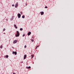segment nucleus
I'll list each match as a JSON object with an SVG mask.
<instances>
[{"mask_svg":"<svg viewBox=\"0 0 74 74\" xmlns=\"http://www.w3.org/2000/svg\"><path fill=\"white\" fill-rule=\"evenodd\" d=\"M19 31H17V34H15V36L16 37H19Z\"/></svg>","mask_w":74,"mask_h":74,"instance_id":"1","label":"nucleus"},{"mask_svg":"<svg viewBox=\"0 0 74 74\" xmlns=\"http://www.w3.org/2000/svg\"><path fill=\"white\" fill-rule=\"evenodd\" d=\"M17 16L18 17V18H21V14L18 13L17 14Z\"/></svg>","mask_w":74,"mask_h":74,"instance_id":"2","label":"nucleus"},{"mask_svg":"<svg viewBox=\"0 0 74 74\" xmlns=\"http://www.w3.org/2000/svg\"><path fill=\"white\" fill-rule=\"evenodd\" d=\"M13 54H15L16 55L17 54V53L16 51H13Z\"/></svg>","mask_w":74,"mask_h":74,"instance_id":"3","label":"nucleus"},{"mask_svg":"<svg viewBox=\"0 0 74 74\" xmlns=\"http://www.w3.org/2000/svg\"><path fill=\"white\" fill-rule=\"evenodd\" d=\"M40 13L41 15H44V13L43 12H40Z\"/></svg>","mask_w":74,"mask_h":74,"instance_id":"4","label":"nucleus"},{"mask_svg":"<svg viewBox=\"0 0 74 74\" xmlns=\"http://www.w3.org/2000/svg\"><path fill=\"white\" fill-rule=\"evenodd\" d=\"M18 3H16V5H15V7L16 8V7H18Z\"/></svg>","mask_w":74,"mask_h":74,"instance_id":"5","label":"nucleus"},{"mask_svg":"<svg viewBox=\"0 0 74 74\" xmlns=\"http://www.w3.org/2000/svg\"><path fill=\"white\" fill-rule=\"evenodd\" d=\"M26 57H27V56H26V54L25 55L24 57V59H25Z\"/></svg>","mask_w":74,"mask_h":74,"instance_id":"6","label":"nucleus"},{"mask_svg":"<svg viewBox=\"0 0 74 74\" xmlns=\"http://www.w3.org/2000/svg\"><path fill=\"white\" fill-rule=\"evenodd\" d=\"M31 34V32H28L27 34L28 36H30Z\"/></svg>","mask_w":74,"mask_h":74,"instance_id":"7","label":"nucleus"},{"mask_svg":"<svg viewBox=\"0 0 74 74\" xmlns=\"http://www.w3.org/2000/svg\"><path fill=\"white\" fill-rule=\"evenodd\" d=\"M14 27H15L16 29H18V27L16 26V25L15 24L14 25Z\"/></svg>","mask_w":74,"mask_h":74,"instance_id":"8","label":"nucleus"},{"mask_svg":"<svg viewBox=\"0 0 74 74\" xmlns=\"http://www.w3.org/2000/svg\"><path fill=\"white\" fill-rule=\"evenodd\" d=\"M17 41H16V40H14L13 42V43L14 44H15V43H16Z\"/></svg>","mask_w":74,"mask_h":74,"instance_id":"9","label":"nucleus"},{"mask_svg":"<svg viewBox=\"0 0 74 74\" xmlns=\"http://www.w3.org/2000/svg\"><path fill=\"white\" fill-rule=\"evenodd\" d=\"M14 17H12L11 19H10V20L11 21H12V20H13V19H14Z\"/></svg>","mask_w":74,"mask_h":74,"instance_id":"10","label":"nucleus"},{"mask_svg":"<svg viewBox=\"0 0 74 74\" xmlns=\"http://www.w3.org/2000/svg\"><path fill=\"white\" fill-rule=\"evenodd\" d=\"M20 30L21 31H22V30H23V29L21 28L20 29Z\"/></svg>","mask_w":74,"mask_h":74,"instance_id":"11","label":"nucleus"},{"mask_svg":"<svg viewBox=\"0 0 74 74\" xmlns=\"http://www.w3.org/2000/svg\"><path fill=\"white\" fill-rule=\"evenodd\" d=\"M0 48H3V45H2L1 46H0Z\"/></svg>","mask_w":74,"mask_h":74,"instance_id":"12","label":"nucleus"},{"mask_svg":"<svg viewBox=\"0 0 74 74\" xmlns=\"http://www.w3.org/2000/svg\"><path fill=\"white\" fill-rule=\"evenodd\" d=\"M22 18H25V16L24 15H23L22 16Z\"/></svg>","mask_w":74,"mask_h":74,"instance_id":"13","label":"nucleus"},{"mask_svg":"<svg viewBox=\"0 0 74 74\" xmlns=\"http://www.w3.org/2000/svg\"><path fill=\"white\" fill-rule=\"evenodd\" d=\"M5 57H6V58H8V55H6L5 56Z\"/></svg>","mask_w":74,"mask_h":74,"instance_id":"14","label":"nucleus"},{"mask_svg":"<svg viewBox=\"0 0 74 74\" xmlns=\"http://www.w3.org/2000/svg\"><path fill=\"white\" fill-rule=\"evenodd\" d=\"M31 56L32 58H33L34 57V56L33 55H31Z\"/></svg>","mask_w":74,"mask_h":74,"instance_id":"15","label":"nucleus"},{"mask_svg":"<svg viewBox=\"0 0 74 74\" xmlns=\"http://www.w3.org/2000/svg\"><path fill=\"white\" fill-rule=\"evenodd\" d=\"M28 69H31V67L30 66H29L28 67Z\"/></svg>","mask_w":74,"mask_h":74,"instance_id":"16","label":"nucleus"},{"mask_svg":"<svg viewBox=\"0 0 74 74\" xmlns=\"http://www.w3.org/2000/svg\"><path fill=\"white\" fill-rule=\"evenodd\" d=\"M5 28H4L3 29V31H5Z\"/></svg>","mask_w":74,"mask_h":74,"instance_id":"17","label":"nucleus"},{"mask_svg":"<svg viewBox=\"0 0 74 74\" xmlns=\"http://www.w3.org/2000/svg\"><path fill=\"white\" fill-rule=\"evenodd\" d=\"M31 41L32 42H33V41H34V40L33 39H32Z\"/></svg>","mask_w":74,"mask_h":74,"instance_id":"18","label":"nucleus"},{"mask_svg":"<svg viewBox=\"0 0 74 74\" xmlns=\"http://www.w3.org/2000/svg\"><path fill=\"white\" fill-rule=\"evenodd\" d=\"M24 48H26V45H25L24 46Z\"/></svg>","mask_w":74,"mask_h":74,"instance_id":"19","label":"nucleus"},{"mask_svg":"<svg viewBox=\"0 0 74 74\" xmlns=\"http://www.w3.org/2000/svg\"><path fill=\"white\" fill-rule=\"evenodd\" d=\"M25 36V34H24L23 36V37H24V36Z\"/></svg>","mask_w":74,"mask_h":74,"instance_id":"20","label":"nucleus"},{"mask_svg":"<svg viewBox=\"0 0 74 74\" xmlns=\"http://www.w3.org/2000/svg\"><path fill=\"white\" fill-rule=\"evenodd\" d=\"M45 8H48V7L47 6H45Z\"/></svg>","mask_w":74,"mask_h":74,"instance_id":"21","label":"nucleus"},{"mask_svg":"<svg viewBox=\"0 0 74 74\" xmlns=\"http://www.w3.org/2000/svg\"><path fill=\"white\" fill-rule=\"evenodd\" d=\"M14 5H12V7H14Z\"/></svg>","mask_w":74,"mask_h":74,"instance_id":"22","label":"nucleus"},{"mask_svg":"<svg viewBox=\"0 0 74 74\" xmlns=\"http://www.w3.org/2000/svg\"><path fill=\"white\" fill-rule=\"evenodd\" d=\"M38 46H37L36 47V48H38Z\"/></svg>","mask_w":74,"mask_h":74,"instance_id":"23","label":"nucleus"},{"mask_svg":"<svg viewBox=\"0 0 74 74\" xmlns=\"http://www.w3.org/2000/svg\"><path fill=\"white\" fill-rule=\"evenodd\" d=\"M26 68H27H27H28V67L27 66V67H26Z\"/></svg>","mask_w":74,"mask_h":74,"instance_id":"24","label":"nucleus"},{"mask_svg":"<svg viewBox=\"0 0 74 74\" xmlns=\"http://www.w3.org/2000/svg\"><path fill=\"white\" fill-rule=\"evenodd\" d=\"M13 74H15V73H13Z\"/></svg>","mask_w":74,"mask_h":74,"instance_id":"25","label":"nucleus"},{"mask_svg":"<svg viewBox=\"0 0 74 74\" xmlns=\"http://www.w3.org/2000/svg\"><path fill=\"white\" fill-rule=\"evenodd\" d=\"M37 47H36V49H37Z\"/></svg>","mask_w":74,"mask_h":74,"instance_id":"26","label":"nucleus"},{"mask_svg":"<svg viewBox=\"0 0 74 74\" xmlns=\"http://www.w3.org/2000/svg\"><path fill=\"white\" fill-rule=\"evenodd\" d=\"M26 5H27V3H26Z\"/></svg>","mask_w":74,"mask_h":74,"instance_id":"27","label":"nucleus"}]
</instances>
